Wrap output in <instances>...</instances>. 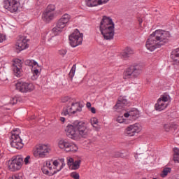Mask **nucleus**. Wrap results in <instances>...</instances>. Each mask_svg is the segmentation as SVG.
I'll return each instance as SVG.
<instances>
[{
    "mask_svg": "<svg viewBox=\"0 0 179 179\" xmlns=\"http://www.w3.org/2000/svg\"><path fill=\"white\" fill-rule=\"evenodd\" d=\"M171 37V34L169 31L157 29L150 35L146 41L145 47L149 51H155L156 48H160L162 45L168 43Z\"/></svg>",
    "mask_w": 179,
    "mask_h": 179,
    "instance_id": "f257e3e1",
    "label": "nucleus"
},
{
    "mask_svg": "<svg viewBox=\"0 0 179 179\" xmlns=\"http://www.w3.org/2000/svg\"><path fill=\"white\" fill-rule=\"evenodd\" d=\"M66 135L73 141H79L81 138H87L90 134V129L85 122H75L68 124L65 129Z\"/></svg>",
    "mask_w": 179,
    "mask_h": 179,
    "instance_id": "f03ea898",
    "label": "nucleus"
},
{
    "mask_svg": "<svg viewBox=\"0 0 179 179\" xmlns=\"http://www.w3.org/2000/svg\"><path fill=\"white\" fill-rule=\"evenodd\" d=\"M115 24L110 17L103 16L99 24V31L104 40H113L114 38Z\"/></svg>",
    "mask_w": 179,
    "mask_h": 179,
    "instance_id": "7ed1b4c3",
    "label": "nucleus"
},
{
    "mask_svg": "<svg viewBox=\"0 0 179 179\" xmlns=\"http://www.w3.org/2000/svg\"><path fill=\"white\" fill-rule=\"evenodd\" d=\"M143 67L140 64H133L129 66L124 72V79L134 80L136 79L141 73Z\"/></svg>",
    "mask_w": 179,
    "mask_h": 179,
    "instance_id": "20e7f679",
    "label": "nucleus"
},
{
    "mask_svg": "<svg viewBox=\"0 0 179 179\" xmlns=\"http://www.w3.org/2000/svg\"><path fill=\"white\" fill-rule=\"evenodd\" d=\"M71 20V15L68 13L63 15L61 18L57 22L56 26L52 29L55 36H58L62 33V30L66 27L68 23Z\"/></svg>",
    "mask_w": 179,
    "mask_h": 179,
    "instance_id": "39448f33",
    "label": "nucleus"
},
{
    "mask_svg": "<svg viewBox=\"0 0 179 179\" xmlns=\"http://www.w3.org/2000/svg\"><path fill=\"white\" fill-rule=\"evenodd\" d=\"M50 151L51 149L48 148V145L41 144L36 146L33 152V155L36 159H44V157L48 156V153H50Z\"/></svg>",
    "mask_w": 179,
    "mask_h": 179,
    "instance_id": "423d86ee",
    "label": "nucleus"
},
{
    "mask_svg": "<svg viewBox=\"0 0 179 179\" xmlns=\"http://www.w3.org/2000/svg\"><path fill=\"white\" fill-rule=\"evenodd\" d=\"M16 90L21 93H27L30 92H33L36 87H34V84L31 83H26L21 80H19L15 84Z\"/></svg>",
    "mask_w": 179,
    "mask_h": 179,
    "instance_id": "0eeeda50",
    "label": "nucleus"
},
{
    "mask_svg": "<svg viewBox=\"0 0 179 179\" xmlns=\"http://www.w3.org/2000/svg\"><path fill=\"white\" fill-rule=\"evenodd\" d=\"M70 45L71 47H78L82 44L83 41V34L80 33L78 29H76L69 37Z\"/></svg>",
    "mask_w": 179,
    "mask_h": 179,
    "instance_id": "6e6552de",
    "label": "nucleus"
},
{
    "mask_svg": "<svg viewBox=\"0 0 179 179\" xmlns=\"http://www.w3.org/2000/svg\"><path fill=\"white\" fill-rule=\"evenodd\" d=\"M59 149H63L65 152H78L79 148L76 144L69 143L67 140L61 139L58 142Z\"/></svg>",
    "mask_w": 179,
    "mask_h": 179,
    "instance_id": "1a4fd4ad",
    "label": "nucleus"
},
{
    "mask_svg": "<svg viewBox=\"0 0 179 179\" xmlns=\"http://www.w3.org/2000/svg\"><path fill=\"white\" fill-rule=\"evenodd\" d=\"M169 100H170V96L167 94L162 95L155 105L156 111H163V110H166V108L169 107Z\"/></svg>",
    "mask_w": 179,
    "mask_h": 179,
    "instance_id": "9d476101",
    "label": "nucleus"
},
{
    "mask_svg": "<svg viewBox=\"0 0 179 179\" xmlns=\"http://www.w3.org/2000/svg\"><path fill=\"white\" fill-rule=\"evenodd\" d=\"M23 166V158L20 155H17L13 158V160L8 165V169L10 171H17L22 169Z\"/></svg>",
    "mask_w": 179,
    "mask_h": 179,
    "instance_id": "9b49d317",
    "label": "nucleus"
},
{
    "mask_svg": "<svg viewBox=\"0 0 179 179\" xmlns=\"http://www.w3.org/2000/svg\"><path fill=\"white\" fill-rule=\"evenodd\" d=\"M71 106H67L64 108L62 113V115H71V114H76L78 111H82V107H80V103L76 102H71Z\"/></svg>",
    "mask_w": 179,
    "mask_h": 179,
    "instance_id": "f8f14e48",
    "label": "nucleus"
},
{
    "mask_svg": "<svg viewBox=\"0 0 179 179\" xmlns=\"http://www.w3.org/2000/svg\"><path fill=\"white\" fill-rule=\"evenodd\" d=\"M3 8L13 13L17 12L19 9V2L17 0H3Z\"/></svg>",
    "mask_w": 179,
    "mask_h": 179,
    "instance_id": "ddd939ff",
    "label": "nucleus"
},
{
    "mask_svg": "<svg viewBox=\"0 0 179 179\" xmlns=\"http://www.w3.org/2000/svg\"><path fill=\"white\" fill-rule=\"evenodd\" d=\"M29 39L27 37L22 36L20 37L15 43V50L17 52H20V51H23V50H26L29 48Z\"/></svg>",
    "mask_w": 179,
    "mask_h": 179,
    "instance_id": "4468645a",
    "label": "nucleus"
},
{
    "mask_svg": "<svg viewBox=\"0 0 179 179\" xmlns=\"http://www.w3.org/2000/svg\"><path fill=\"white\" fill-rule=\"evenodd\" d=\"M142 131V127L138 123L131 124L126 129V134L128 136H135L136 134H139Z\"/></svg>",
    "mask_w": 179,
    "mask_h": 179,
    "instance_id": "2eb2a0df",
    "label": "nucleus"
},
{
    "mask_svg": "<svg viewBox=\"0 0 179 179\" xmlns=\"http://www.w3.org/2000/svg\"><path fill=\"white\" fill-rule=\"evenodd\" d=\"M13 71L17 78L22 76V60L16 59L13 64Z\"/></svg>",
    "mask_w": 179,
    "mask_h": 179,
    "instance_id": "dca6fc26",
    "label": "nucleus"
},
{
    "mask_svg": "<svg viewBox=\"0 0 179 179\" xmlns=\"http://www.w3.org/2000/svg\"><path fill=\"white\" fill-rule=\"evenodd\" d=\"M54 165L52 164V162L48 161L46 162V167L43 166L42 168V171L43 174H45L46 176H49L51 177L52 176H54V174H57L59 171L54 170V168H52Z\"/></svg>",
    "mask_w": 179,
    "mask_h": 179,
    "instance_id": "f3484780",
    "label": "nucleus"
},
{
    "mask_svg": "<svg viewBox=\"0 0 179 179\" xmlns=\"http://www.w3.org/2000/svg\"><path fill=\"white\" fill-rule=\"evenodd\" d=\"M110 0H85V5L88 8H94L103 3H107Z\"/></svg>",
    "mask_w": 179,
    "mask_h": 179,
    "instance_id": "a211bd4d",
    "label": "nucleus"
},
{
    "mask_svg": "<svg viewBox=\"0 0 179 179\" xmlns=\"http://www.w3.org/2000/svg\"><path fill=\"white\" fill-rule=\"evenodd\" d=\"M10 145L12 148H14V149H22L24 146V144L22 142V138L18 137H10Z\"/></svg>",
    "mask_w": 179,
    "mask_h": 179,
    "instance_id": "6ab92c4d",
    "label": "nucleus"
},
{
    "mask_svg": "<svg viewBox=\"0 0 179 179\" xmlns=\"http://www.w3.org/2000/svg\"><path fill=\"white\" fill-rule=\"evenodd\" d=\"M127 104H128V101L122 97H120L113 108L115 111H118V110H122Z\"/></svg>",
    "mask_w": 179,
    "mask_h": 179,
    "instance_id": "aec40b11",
    "label": "nucleus"
},
{
    "mask_svg": "<svg viewBox=\"0 0 179 179\" xmlns=\"http://www.w3.org/2000/svg\"><path fill=\"white\" fill-rule=\"evenodd\" d=\"M27 64H28V65L30 66H32V73H34L35 75L40 76V71H38V69H37L40 67L38 66L37 62L34 60H27Z\"/></svg>",
    "mask_w": 179,
    "mask_h": 179,
    "instance_id": "412c9836",
    "label": "nucleus"
},
{
    "mask_svg": "<svg viewBox=\"0 0 179 179\" xmlns=\"http://www.w3.org/2000/svg\"><path fill=\"white\" fill-rule=\"evenodd\" d=\"M55 16V13H54V12H50L45 10V11L42 15V19L45 22H50V20H52V19H54Z\"/></svg>",
    "mask_w": 179,
    "mask_h": 179,
    "instance_id": "4be33fe9",
    "label": "nucleus"
},
{
    "mask_svg": "<svg viewBox=\"0 0 179 179\" xmlns=\"http://www.w3.org/2000/svg\"><path fill=\"white\" fill-rule=\"evenodd\" d=\"M171 58L173 59V61L177 62V64H179V48L172 51Z\"/></svg>",
    "mask_w": 179,
    "mask_h": 179,
    "instance_id": "5701e85b",
    "label": "nucleus"
},
{
    "mask_svg": "<svg viewBox=\"0 0 179 179\" xmlns=\"http://www.w3.org/2000/svg\"><path fill=\"white\" fill-rule=\"evenodd\" d=\"M129 111L131 120H132V121L138 120V117H139V110H138V109L136 108H133Z\"/></svg>",
    "mask_w": 179,
    "mask_h": 179,
    "instance_id": "b1692460",
    "label": "nucleus"
},
{
    "mask_svg": "<svg viewBox=\"0 0 179 179\" xmlns=\"http://www.w3.org/2000/svg\"><path fill=\"white\" fill-rule=\"evenodd\" d=\"M132 54H134V50H132L131 48H126L122 52V57H123V58H128L129 55H132Z\"/></svg>",
    "mask_w": 179,
    "mask_h": 179,
    "instance_id": "393cba45",
    "label": "nucleus"
},
{
    "mask_svg": "<svg viewBox=\"0 0 179 179\" xmlns=\"http://www.w3.org/2000/svg\"><path fill=\"white\" fill-rule=\"evenodd\" d=\"M173 152V160L176 163H179V149L178 148H174Z\"/></svg>",
    "mask_w": 179,
    "mask_h": 179,
    "instance_id": "a878e982",
    "label": "nucleus"
},
{
    "mask_svg": "<svg viewBox=\"0 0 179 179\" xmlns=\"http://www.w3.org/2000/svg\"><path fill=\"white\" fill-rule=\"evenodd\" d=\"M169 173H171V168H164L162 171L160 176L162 178H165V177H167Z\"/></svg>",
    "mask_w": 179,
    "mask_h": 179,
    "instance_id": "bb28decb",
    "label": "nucleus"
},
{
    "mask_svg": "<svg viewBox=\"0 0 179 179\" xmlns=\"http://www.w3.org/2000/svg\"><path fill=\"white\" fill-rule=\"evenodd\" d=\"M82 161L80 160H76L72 164V170H78L80 167V163Z\"/></svg>",
    "mask_w": 179,
    "mask_h": 179,
    "instance_id": "cd10ccee",
    "label": "nucleus"
},
{
    "mask_svg": "<svg viewBox=\"0 0 179 179\" xmlns=\"http://www.w3.org/2000/svg\"><path fill=\"white\" fill-rule=\"evenodd\" d=\"M75 72H76V64H73L69 73V76L71 78V80L73 79V76H75Z\"/></svg>",
    "mask_w": 179,
    "mask_h": 179,
    "instance_id": "c85d7f7f",
    "label": "nucleus"
},
{
    "mask_svg": "<svg viewBox=\"0 0 179 179\" xmlns=\"http://www.w3.org/2000/svg\"><path fill=\"white\" fill-rule=\"evenodd\" d=\"M20 130L19 129H15V130H13L11 131V136L10 138H20Z\"/></svg>",
    "mask_w": 179,
    "mask_h": 179,
    "instance_id": "c756f323",
    "label": "nucleus"
},
{
    "mask_svg": "<svg viewBox=\"0 0 179 179\" xmlns=\"http://www.w3.org/2000/svg\"><path fill=\"white\" fill-rule=\"evenodd\" d=\"M59 163H60V166H59L57 171H61L64 167H65V159L64 158L57 159Z\"/></svg>",
    "mask_w": 179,
    "mask_h": 179,
    "instance_id": "7c9ffc66",
    "label": "nucleus"
},
{
    "mask_svg": "<svg viewBox=\"0 0 179 179\" xmlns=\"http://www.w3.org/2000/svg\"><path fill=\"white\" fill-rule=\"evenodd\" d=\"M52 164H53V170H55V171H58V169H59V166H61V164L59 163V161L57 160H55L53 162H52Z\"/></svg>",
    "mask_w": 179,
    "mask_h": 179,
    "instance_id": "2f4dec72",
    "label": "nucleus"
},
{
    "mask_svg": "<svg viewBox=\"0 0 179 179\" xmlns=\"http://www.w3.org/2000/svg\"><path fill=\"white\" fill-rule=\"evenodd\" d=\"M45 10L48 12H54L55 10V6L54 4L48 5Z\"/></svg>",
    "mask_w": 179,
    "mask_h": 179,
    "instance_id": "473e14b6",
    "label": "nucleus"
},
{
    "mask_svg": "<svg viewBox=\"0 0 179 179\" xmlns=\"http://www.w3.org/2000/svg\"><path fill=\"white\" fill-rule=\"evenodd\" d=\"M70 176L73 179H80V176L77 172H72Z\"/></svg>",
    "mask_w": 179,
    "mask_h": 179,
    "instance_id": "72a5a7b5",
    "label": "nucleus"
},
{
    "mask_svg": "<svg viewBox=\"0 0 179 179\" xmlns=\"http://www.w3.org/2000/svg\"><path fill=\"white\" fill-rule=\"evenodd\" d=\"M172 125L171 124H166L164 125V129L166 132H170V129H171Z\"/></svg>",
    "mask_w": 179,
    "mask_h": 179,
    "instance_id": "f704fd0d",
    "label": "nucleus"
},
{
    "mask_svg": "<svg viewBox=\"0 0 179 179\" xmlns=\"http://www.w3.org/2000/svg\"><path fill=\"white\" fill-rule=\"evenodd\" d=\"M66 160H67L68 166H72V164H73V162H74L73 158H72L71 157H67Z\"/></svg>",
    "mask_w": 179,
    "mask_h": 179,
    "instance_id": "c9c22d12",
    "label": "nucleus"
},
{
    "mask_svg": "<svg viewBox=\"0 0 179 179\" xmlns=\"http://www.w3.org/2000/svg\"><path fill=\"white\" fill-rule=\"evenodd\" d=\"M98 122H99V120H97V118L92 117L91 119V124L92 125H93V127H94V125H97Z\"/></svg>",
    "mask_w": 179,
    "mask_h": 179,
    "instance_id": "e433bc0d",
    "label": "nucleus"
},
{
    "mask_svg": "<svg viewBox=\"0 0 179 179\" xmlns=\"http://www.w3.org/2000/svg\"><path fill=\"white\" fill-rule=\"evenodd\" d=\"M32 76L31 77V80H37L38 79V76L37 74H35L34 73H32Z\"/></svg>",
    "mask_w": 179,
    "mask_h": 179,
    "instance_id": "4c0bfd02",
    "label": "nucleus"
},
{
    "mask_svg": "<svg viewBox=\"0 0 179 179\" xmlns=\"http://www.w3.org/2000/svg\"><path fill=\"white\" fill-rule=\"evenodd\" d=\"M16 103H17V98H13L10 101V104H12L13 106L16 104Z\"/></svg>",
    "mask_w": 179,
    "mask_h": 179,
    "instance_id": "58836bf2",
    "label": "nucleus"
},
{
    "mask_svg": "<svg viewBox=\"0 0 179 179\" xmlns=\"http://www.w3.org/2000/svg\"><path fill=\"white\" fill-rule=\"evenodd\" d=\"M59 54L60 55H62V56L64 57V55H66V50H64V49L60 50L59 51Z\"/></svg>",
    "mask_w": 179,
    "mask_h": 179,
    "instance_id": "ea45409f",
    "label": "nucleus"
},
{
    "mask_svg": "<svg viewBox=\"0 0 179 179\" xmlns=\"http://www.w3.org/2000/svg\"><path fill=\"white\" fill-rule=\"evenodd\" d=\"M29 160H30V156L28 155L24 159V164H29Z\"/></svg>",
    "mask_w": 179,
    "mask_h": 179,
    "instance_id": "a19ab883",
    "label": "nucleus"
},
{
    "mask_svg": "<svg viewBox=\"0 0 179 179\" xmlns=\"http://www.w3.org/2000/svg\"><path fill=\"white\" fill-rule=\"evenodd\" d=\"M117 121L119 122V124H122L124 122V118H122V117H118L117 118Z\"/></svg>",
    "mask_w": 179,
    "mask_h": 179,
    "instance_id": "79ce46f5",
    "label": "nucleus"
},
{
    "mask_svg": "<svg viewBox=\"0 0 179 179\" xmlns=\"http://www.w3.org/2000/svg\"><path fill=\"white\" fill-rule=\"evenodd\" d=\"M124 117H125L126 118H129V117H131L130 110L128 111L127 113H125L124 114Z\"/></svg>",
    "mask_w": 179,
    "mask_h": 179,
    "instance_id": "37998d69",
    "label": "nucleus"
},
{
    "mask_svg": "<svg viewBox=\"0 0 179 179\" xmlns=\"http://www.w3.org/2000/svg\"><path fill=\"white\" fill-rule=\"evenodd\" d=\"M5 41V36L0 34V43H3Z\"/></svg>",
    "mask_w": 179,
    "mask_h": 179,
    "instance_id": "c03bdc74",
    "label": "nucleus"
},
{
    "mask_svg": "<svg viewBox=\"0 0 179 179\" xmlns=\"http://www.w3.org/2000/svg\"><path fill=\"white\" fill-rule=\"evenodd\" d=\"M90 111L92 113V114H96V108L94 107L90 108Z\"/></svg>",
    "mask_w": 179,
    "mask_h": 179,
    "instance_id": "a18cd8bd",
    "label": "nucleus"
},
{
    "mask_svg": "<svg viewBox=\"0 0 179 179\" xmlns=\"http://www.w3.org/2000/svg\"><path fill=\"white\" fill-rule=\"evenodd\" d=\"M87 108H90V107H92V103H90V102H87L86 104Z\"/></svg>",
    "mask_w": 179,
    "mask_h": 179,
    "instance_id": "49530a36",
    "label": "nucleus"
},
{
    "mask_svg": "<svg viewBox=\"0 0 179 179\" xmlns=\"http://www.w3.org/2000/svg\"><path fill=\"white\" fill-rule=\"evenodd\" d=\"M60 121L62 122H65V117H60Z\"/></svg>",
    "mask_w": 179,
    "mask_h": 179,
    "instance_id": "de8ad7c7",
    "label": "nucleus"
},
{
    "mask_svg": "<svg viewBox=\"0 0 179 179\" xmlns=\"http://www.w3.org/2000/svg\"><path fill=\"white\" fill-rule=\"evenodd\" d=\"M30 120H36V116H31V117H30Z\"/></svg>",
    "mask_w": 179,
    "mask_h": 179,
    "instance_id": "09e8293b",
    "label": "nucleus"
},
{
    "mask_svg": "<svg viewBox=\"0 0 179 179\" xmlns=\"http://www.w3.org/2000/svg\"><path fill=\"white\" fill-rule=\"evenodd\" d=\"M138 22H139V23L141 24V23H142V22H143V20H142V19H138Z\"/></svg>",
    "mask_w": 179,
    "mask_h": 179,
    "instance_id": "8fccbe9b",
    "label": "nucleus"
},
{
    "mask_svg": "<svg viewBox=\"0 0 179 179\" xmlns=\"http://www.w3.org/2000/svg\"><path fill=\"white\" fill-rule=\"evenodd\" d=\"M62 102H63V103H65V101H64V100H63V101H62Z\"/></svg>",
    "mask_w": 179,
    "mask_h": 179,
    "instance_id": "3c124183",
    "label": "nucleus"
},
{
    "mask_svg": "<svg viewBox=\"0 0 179 179\" xmlns=\"http://www.w3.org/2000/svg\"><path fill=\"white\" fill-rule=\"evenodd\" d=\"M65 99H66V100H67V99H68V97H66Z\"/></svg>",
    "mask_w": 179,
    "mask_h": 179,
    "instance_id": "603ef678",
    "label": "nucleus"
},
{
    "mask_svg": "<svg viewBox=\"0 0 179 179\" xmlns=\"http://www.w3.org/2000/svg\"><path fill=\"white\" fill-rule=\"evenodd\" d=\"M136 157H136V155H135V158L136 159Z\"/></svg>",
    "mask_w": 179,
    "mask_h": 179,
    "instance_id": "864d4df0",
    "label": "nucleus"
},
{
    "mask_svg": "<svg viewBox=\"0 0 179 179\" xmlns=\"http://www.w3.org/2000/svg\"><path fill=\"white\" fill-rule=\"evenodd\" d=\"M136 157H136V155H135V158L136 159Z\"/></svg>",
    "mask_w": 179,
    "mask_h": 179,
    "instance_id": "5fc2aeb1",
    "label": "nucleus"
},
{
    "mask_svg": "<svg viewBox=\"0 0 179 179\" xmlns=\"http://www.w3.org/2000/svg\"><path fill=\"white\" fill-rule=\"evenodd\" d=\"M0 146H1V143H0Z\"/></svg>",
    "mask_w": 179,
    "mask_h": 179,
    "instance_id": "6e6d98bb",
    "label": "nucleus"
}]
</instances>
